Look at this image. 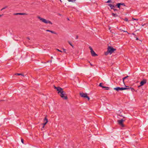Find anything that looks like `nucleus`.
Instances as JSON below:
<instances>
[{"label": "nucleus", "mask_w": 148, "mask_h": 148, "mask_svg": "<svg viewBox=\"0 0 148 148\" xmlns=\"http://www.w3.org/2000/svg\"><path fill=\"white\" fill-rule=\"evenodd\" d=\"M38 18L40 19L41 21H42V22L45 23V24H50L51 25L52 24V23L50 21L47 20L45 19L42 18L40 16L38 17Z\"/></svg>", "instance_id": "nucleus-1"}, {"label": "nucleus", "mask_w": 148, "mask_h": 148, "mask_svg": "<svg viewBox=\"0 0 148 148\" xmlns=\"http://www.w3.org/2000/svg\"><path fill=\"white\" fill-rule=\"evenodd\" d=\"M129 88H127L125 87H121L120 88L119 87H116V88H114V89L116 90L117 91H122L124 90H127Z\"/></svg>", "instance_id": "nucleus-2"}, {"label": "nucleus", "mask_w": 148, "mask_h": 148, "mask_svg": "<svg viewBox=\"0 0 148 148\" xmlns=\"http://www.w3.org/2000/svg\"><path fill=\"white\" fill-rule=\"evenodd\" d=\"M80 95L81 97L84 98H86L88 100H89L90 99L89 97L87 96V94L86 93H80Z\"/></svg>", "instance_id": "nucleus-3"}, {"label": "nucleus", "mask_w": 148, "mask_h": 148, "mask_svg": "<svg viewBox=\"0 0 148 148\" xmlns=\"http://www.w3.org/2000/svg\"><path fill=\"white\" fill-rule=\"evenodd\" d=\"M116 50V49H115L113 48L112 47H111L110 46L108 47V53H110V54H111Z\"/></svg>", "instance_id": "nucleus-4"}, {"label": "nucleus", "mask_w": 148, "mask_h": 148, "mask_svg": "<svg viewBox=\"0 0 148 148\" xmlns=\"http://www.w3.org/2000/svg\"><path fill=\"white\" fill-rule=\"evenodd\" d=\"M65 93L63 91V92H62L60 94V96L61 98H62L63 99L66 100L67 99V97L65 95Z\"/></svg>", "instance_id": "nucleus-5"}, {"label": "nucleus", "mask_w": 148, "mask_h": 148, "mask_svg": "<svg viewBox=\"0 0 148 148\" xmlns=\"http://www.w3.org/2000/svg\"><path fill=\"white\" fill-rule=\"evenodd\" d=\"M89 48L90 50V52L92 56H97V54L94 51L92 48L90 46Z\"/></svg>", "instance_id": "nucleus-6"}, {"label": "nucleus", "mask_w": 148, "mask_h": 148, "mask_svg": "<svg viewBox=\"0 0 148 148\" xmlns=\"http://www.w3.org/2000/svg\"><path fill=\"white\" fill-rule=\"evenodd\" d=\"M147 82V80L145 79H144L142 81H141L140 83V86H138V87H139L140 86H143L144 84H145Z\"/></svg>", "instance_id": "nucleus-7"}, {"label": "nucleus", "mask_w": 148, "mask_h": 148, "mask_svg": "<svg viewBox=\"0 0 148 148\" xmlns=\"http://www.w3.org/2000/svg\"><path fill=\"white\" fill-rule=\"evenodd\" d=\"M55 88L58 91V94L61 93L62 92H63V91L62 89L59 87H55Z\"/></svg>", "instance_id": "nucleus-8"}, {"label": "nucleus", "mask_w": 148, "mask_h": 148, "mask_svg": "<svg viewBox=\"0 0 148 148\" xmlns=\"http://www.w3.org/2000/svg\"><path fill=\"white\" fill-rule=\"evenodd\" d=\"M124 121V120L123 119H121L120 120H118V123L122 127H124V125L123 124V122Z\"/></svg>", "instance_id": "nucleus-9"}, {"label": "nucleus", "mask_w": 148, "mask_h": 148, "mask_svg": "<svg viewBox=\"0 0 148 148\" xmlns=\"http://www.w3.org/2000/svg\"><path fill=\"white\" fill-rule=\"evenodd\" d=\"M27 14L25 13H14V14L15 15H26Z\"/></svg>", "instance_id": "nucleus-10"}, {"label": "nucleus", "mask_w": 148, "mask_h": 148, "mask_svg": "<svg viewBox=\"0 0 148 148\" xmlns=\"http://www.w3.org/2000/svg\"><path fill=\"white\" fill-rule=\"evenodd\" d=\"M44 122H45V123L43 124V125H44V126H45L46 125V124L48 122V121L47 119H46V118H45L44 119Z\"/></svg>", "instance_id": "nucleus-11"}, {"label": "nucleus", "mask_w": 148, "mask_h": 148, "mask_svg": "<svg viewBox=\"0 0 148 148\" xmlns=\"http://www.w3.org/2000/svg\"><path fill=\"white\" fill-rule=\"evenodd\" d=\"M102 83H100L99 84V86L102 87L103 88H106V90H108L109 88L108 87H104V86H102Z\"/></svg>", "instance_id": "nucleus-12"}, {"label": "nucleus", "mask_w": 148, "mask_h": 148, "mask_svg": "<svg viewBox=\"0 0 148 148\" xmlns=\"http://www.w3.org/2000/svg\"><path fill=\"white\" fill-rule=\"evenodd\" d=\"M46 31L47 32H51V33H53V34H56V33L54 31H51V30H46Z\"/></svg>", "instance_id": "nucleus-13"}, {"label": "nucleus", "mask_w": 148, "mask_h": 148, "mask_svg": "<svg viewBox=\"0 0 148 148\" xmlns=\"http://www.w3.org/2000/svg\"><path fill=\"white\" fill-rule=\"evenodd\" d=\"M108 5L111 8V9H113V8L114 7V6L112 4H109Z\"/></svg>", "instance_id": "nucleus-14"}, {"label": "nucleus", "mask_w": 148, "mask_h": 148, "mask_svg": "<svg viewBox=\"0 0 148 148\" xmlns=\"http://www.w3.org/2000/svg\"><path fill=\"white\" fill-rule=\"evenodd\" d=\"M128 77H129L128 76H127L126 77H124L123 78V82L124 83V80H125V79L127 78Z\"/></svg>", "instance_id": "nucleus-15"}, {"label": "nucleus", "mask_w": 148, "mask_h": 148, "mask_svg": "<svg viewBox=\"0 0 148 148\" xmlns=\"http://www.w3.org/2000/svg\"><path fill=\"white\" fill-rule=\"evenodd\" d=\"M112 14L114 17H116L118 16L116 14H114V13H112Z\"/></svg>", "instance_id": "nucleus-16"}, {"label": "nucleus", "mask_w": 148, "mask_h": 148, "mask_svg": "<svg viewBox=\"0 0 148 148\" xmlns=\"http://www.w3.org/2000/svg\"><path fill=\"white\" fill-rule=\"evenodd\" d=\"M8 7V6H5V7H4V8H2L1 10L2 11V10H4V9H5V8H7Z\"/></svg>", "instance_id": "nucleus-17"}, {"label": "nucleus", "mask_w": 148, "mask_h": 148, "mask_svg": "<svg viewBox=\"0 0 148 148\" xmlns=\"http://www.w3.org/2000/svg\"><path fill=\"white\" fill-rule=\"evenodd\" d=\"M76 0H68L69 2H75Z\"/></svg>", "instance_id": "nucleus-18"}, {"label": "nucleus", "mask_w": 148, "mask_h": 148, "mask_svg": "<svg viewBox=\"0 0 148 148\" xmlns=\"http://www.w3.org/2000/svg\"><path fill=\"white\" fill-rule=\"evenodd\" d=\"M129 89H131V90L132 91V92H133L135 90H134V89L133 88H129Z\"/></svg>", "instance_id": "nucleus-19"}, {"label": "nucleus", "mask_w": 148, "mask_h": 148, "mask_svg": "<svg viewBox=\"0 0 148 148\" xmlns=\"http://www.w3.org/2000/svg\"><path fill=\"white\" fill-rule=\"evenodd\" d=\"M120 5H121V3H119L117 4V6L118 8H120Z\"/></svg>", "instance_id": "nucleus-20"}, {"label": "nucleus", "mask_w": 148, "mask_h": 148, "mask_svg": "<svg viewBox=\"0 0 148 148\" xmlns=\"http://www.w3.org/2000/svg\"><path fill=\"white\" fill-rule=\"evenodd\" d=\"M124 20L126 21H128V19L127 18H125L124 19Z\"/></svg>", "instance_id": "nucleus-21"}, {"label": "nucleus", "mask_w": 148, "mask_h": 148, "mask_svg": "<svg viewBox=\"0 0 148 148\" xmlns=\"http://www.w3.org/2000/svg\"><path fill=\"white\" fill-rule=\"evenodd\" d=\"M121 3V5H123L124 6H125V5L124 3Z\"/></svg>", "instance_id": "nucleus-22"}, {"label": "nucleus", "mask_w": 148, "mask_h": 148, "mask_svg": "<svg viewBox=\"0 0 148 148\" xmlns=\"http://www.w3.org/2000/svg\"><path fill=\"white\" fill-rule=\"evenodd\" d=\"M57 49V51H59V52H63V51H62L61 50H59V49Z\"/></svg>", "instance_id": "nucleus-23"}, {"label": "nucleus", "mask_w": 148, "mask_h": 148, "mask_svg": "<svg viewBox=\"0 0 148 148\" xmlns=\"http://www.w3.org/2000/svg\"><path fill=\"white\" fill-rule=\"evenodd\" d=\"M15 75H22L21 73H16L15 74Z\"/></svg>", "instance_id": "nucleus-24"}, {"label": "nucleus", "mask_w": 148, "mask_h": 148, "mask_svg": "<svg viewBox=\"0 0 148 148\" xmlns=\"http://www.w3.org/2000/svg\"><path fill=\"white\" fill-rule=\"evenodd\" d=\"M63 49V51H64V52L65 53H66V49Z\"/></svg>", "instance_id": "nucleus-25"}, {"label": "nucleus", "mask_w": 148, "mask_h": 148, "mask_svg": "<svg viewBox=\"0 0 148 148\" xmlns=\"http://www.w3.org/2000/svg\"><path fill=\"white\" fill-rule=\"evenodd\" d=\"M132 19L134 20H136V21H138V19H135V18H132Z\"/></svg>", "instance_id": "nucleus-26"}, {"label": "nucleus", "mask_w": 148, "mask_h": 148, "mask_svg": "<svg viewBox=\"0 0 148 148\" xmlns=\"http://www.w3.org/2000/svg\"><path fill=\"white\" fill-rule=\"evenodd\" d=\"M111 2V0H108V1H107L106 3H109Z\"/></svg>", "instance_id": "nucleus-27"}, {"label": "nucleus", "mask_w": 148, "mask_h": 148, "mask_svg": "<svg viewBox=\"0 0 148 148\" xmlns=\"http://www.w3.org/2000/svg\"><path fill=\"white\" fill-rule=\"evenodd\" d=\"M123 32H127L128 34H129V33L127 31H123Z\"/></svg>", "instance_id": "nucleus-28"}, {"label": "nucleus", "mask_w": 148, "mask_h": 148, "mask_svg": "<svg viewBox=\"0 0 148 148\" xmlns=\"http://www.w3.org/2000/svg\"><path fill=\"white\" fill-rule=\"evenodd\" d=\"M69 43L71 46L73 47L72 45L71 44V43L70 42H69Z\"/></svg>", "instance_id": "nucleus-29"}, {"label": "nucleus", "mask_w": 148, "mask_h": 148, "mask_svg": "<svg viewBox=\"0 0 148 148\" xmlns=\"http://www.w3.org/2000/svg\"><path fill=\"white\" fill-rule=\"evenodd\" d=\"M21 142L23 143V139H21Z\"/></svg>", "instance_id": "nucleus-30"}, {"label": "nucleus", "mask_w": 148, "mask_h": 148, "mask_svg": "<svg viewBox=\"0 0 148 148\" xmlns=\"http://www.w3.org/2000/svg\"><path fill=\"white\" fill-rule=\"evenodd\" d=\"M113 9L114 10V11H115L117 10L116 9H114V8H113Z\"/></svg>", "instance_id": "nucleus-31"}, {"label": "nucleus", "mask_w": 148, "mask_h": 148, "mask_svg": "<svg viewBox=\"0 0 148 148\" xmlns=\"http://www.w3.org/2000/svg\"><path fill=\"white\" fill-rule=\"evenodd\" d=\"M78 36H76V39H77L78 38Z\"/></svg>", "instance_id": "nucleus-32"}, {"label": "nucleus", "mask_w": 148, "mask_h": 148, "mask_svg": "<svg viewBox=\"0 0 148 148\" xmlns=\"http://www.w3.org/2000/svg\"><path fill=\"white\" fill-rule=\"evenodd\" d=\"M3 15V14H1V15H0V17L1 16Z\"/></svg>", "instance_id": "nucleus-33"}, {"label": "nucleus", "mask_w": 148, "mask_h": 148, "mask_svg": "<svg viewBox=\"0 0 148 148\" xmlns=\"http://www.w3.org/2000/svg\"><path fill=\"white\" fill-rule=\"evenodd\" d=\"M145 24H144V25H142V26H143L144 25H145Z\"/></svg>", "instance_id": "nucleus-34"}, {"label": "nucleus", "mask_w": 148, "mask_h": 148, "mask_svg": "<svg viewBox=\"0 0 148 148\" xmlns=\"http://www.w3.org/2000/svg\"><path fill=\"white\" fill-rule=\"evenodd\" d=\"M120 30H121V31H122V32H123V30H122V29H120Z\"/></svg>", "instance_id": "nucleus-35"}, {"label": "nucleus", "mask_w": 148, "mask_h": 148, "mask_svg": "<svg viewBox=\"0 0 148 148\" xmlns=\"http://www.w3.org/2000/svg\"><path fill=\"white\" fill-rule=\"evenodd\" d=\"M132 34L133 35H135V34H134V33H133Z\"/></svg>", "instance_id": "nucleus-36"}, {"label": "nucleus", "mask_w": 148, "mask_h": 148, "mask_svg": "<svg viewBox=\"0 0 148 148\" xmlns=\"http://www.w3.org/2000/svg\"><path fill=\"white\" fill-rule=\"evenodd\" d=\"M110 28H111L110 27H109V29H110Z\"/></svg>", "instance_id": "nucleus-37"}, {"label": "nucleus", "mask_w": 148, "mask_h": 148, "mask_svg": "<svg viewBox=\"0 0 148 148\" xmlns=\"http://www.w3.org/2000/svg\"><path fill=\"white\" fill-rule=\"evenodd\" d=\"M136 40H138V38H137L136 39Z\"/></svg>", "instance_id": "nucleus-38"}, {"label": "nucleus", "mask_w": 148, "mask_h": 148, "mask_svg": "<svg viewBox=\"0 0 148 148\" xmlns=\"http://www.w3.org/2000/svg\"><path fill=\"white\" fill-rule=\"evenodd\" d=\"M27 38L29 40H30V39L29 38Z\"/></svg>", "instance_id": "nucleus-39"}, {"label": "nucleus", "mask_w": 148, "mask_h": 148, "mask_svg": "<svg viewBox=\"0 0 148 148\" xmlns=\"http://www.w3.org/2000/svg\"><path fill=\"white\" fill-rule=\"evenodd\" d=\"M51 58H53V57L52 56H51Z\"/></svg>", "instance_id": "nucleus-40"}, {"label": "nucleus", "mask_w": 148, "mask_h": 148, "mask_svg": "<svg viewBox=\"0 0 148 148\" xmlns=\"http://www.w3.org/2000/svg\"><path fill=\"white\" fill-rule=\"evenodd\" d=\"M44 127H45V126H44V125H43V127H42V128H44Z\"/></svg>", "instance_id": "nucleus-41"}, {"label": "nucleus", "mask_w": 148, "mask_h": 148, "mask_svg": "<svg viewBox=\"0 0 148 148\" xmlns=\"http://www.w3.org/2000/svg\"><path fill=\"white\" fill-rule=\"evenodd\" d=\"M60 0V1L61 2H62L61 0Z\"/></svg>", "instance_id": "nucleus-42"}, {"label": "nucleus", "mask_w": 148, "mask_h": 148, "mask_svg": "<svg viewBox=\"0 0 148 148\" xmlns=\"http://www.w3.org/2000/svg\"><path fill=\"white\" fill-rule=\"evenodd\" d=\"M68 20H69V18L68 19Z\"/></svg>", "instance_id": "nucleus-43"}]
</instances>
